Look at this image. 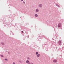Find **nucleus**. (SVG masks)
Segmentation results:
<instances>
[{"label": "nucleus", "mask_w": 64, "mask_h": 64, "mask_svg": "<svg viewBox=\"0 0 64 64\" xmlns=\"http://www.w3.org/2000/svg\"><path fill=\"white\" fill-rule=\"evenodd\" d=\"M22 33H24V32L23 31H22Z\"/></svg>", "instance_id": "a211bd4d"}, {"label": "nucleus", "mask_w": 64, "mask_h": 64, "mask_svg": "<svg viewBox=\"0 0 64 64\" xmlns=\"http://www.w3.org/2000/svg\"><path fill=\"white\" fill-rule=\"evenodd\" d=\"M36 55H38V52H36Z\"/></svg>", "instance_id": "9d476101"}, {"label": "nucleus", "mask_w": 64, "mask_h": 64, "mask_svg": "<svg viewBox=\"0 0 64 64\" xmlns=\"http://www.w3.org/2000/svg\"><path fill=\"white\" fill-rule=\"evenodd\" d=\"M2 45H4V44H5L4 42H2Z\"/></svg>", "instance_id": "1a4fd4ad"}, {"label": "nucleus", "mask_w": 64, "mask_h": 64, "mask_svg": "<svg viewBox=\"0 0 64 64\" xmlns=\"http://www.w3.org/2000/svg\"><path fill=\"white\" fill-rule=\"evenodd\" d=\"M8 60H7V59L6 58L5 59V60H6V61H7Z\"/></svg>", "instance_id": "4468645a"}, {"label": "nucleus", "mask_w": 64, "mask_h": 64, "mask_svg": "<svg viewBox=\"0 0 64 64\" xmlns=\"http://www.w3.org/2000/svg\"><path fill=\"white\" fill-rule=\"evenodd\" d=\"M39 11V10L38 9H36V12H38Z\"/></svg>", "instance_id": "7ed1b4c3"}, {"label": "nucleus", "mask_w": 64, "mask_h": 64, "mask_svg": "<svg viewBox=\"0 0 64 64\" xmlns=\"http://www.w3.org/2000/svg\"><path fill=\"white\" fill-rule=\"evenodd\" d=\"M21 1H23V0H21Z\"/></svg>", "instance_id": "6ab92c4d"}, {"label": "nucleus", "mask_w": 64, "mask_h": 64, "mask_svg": "<svg viewBox=\"0 0 64 64\" xmlns=\"http://www.w3.org/2000/svg\"><path fill=\"white\" fill-rule=\"evenodd\" d=\"M26 63H29V61L28 60H27L26 61Z\"/></svg>", "instance_id": "9b49d317"}, {"label": "nucleus", "mask_w": 64, "mask_h": 64, "mask_svg": "<svg viewBox=\"0 0 64 64\" xmlns=\"http://www.w3.org/2000/svg\"><path fill=\"white\" fill-rule=\"evenodd\" d=\"M38 7L40 8H41L42 7V4H40L38 5Z\"/></svg>", "instance_id": "f257e3e1"}, {"label": "nucleus", "mask_w": 64, "mask_h": 64, "mask_svg": "<svg viewBox=\"0 0 64 64\" xmlns=\"http://www.w3.org/2000/svg\"><path fill=\"white\" fill-rule=\"evenodd\" d=\"M31 64H33V63H31Z\"/></svg>", "instance_id": "aec40b11"}, {"label": "nucleus", "mask_w": 64, "mask_h": 64, "mask_svg": "<svg viewBox=\"0 0 64 64\" xmlns=\"http://www.w3.org/2000/svg\"><path fill=\"white\" fill-rule=\"evenodd\" d=\"M53 62L54 63H56L57 62V61L56 60H53Z\"/></svg>", "instance_id": "20e7f679"}, {"label": "nucleus", "mask_w": 64, "mask_h": 64, "mask_svg": "<svg viewBox=\"0 0 64 64\" xmlns=\"http://www.w3.org/2000/svg\"><path fill=\"white\" fill-rule=\"evenodd\" d=\"M40 56V54H38L37 55V57H39Z\"/></svg>", "instance_id": "0eeeda50"}, {"label": "nucleus", "mask_w": 64, "mask_h": 64, "mask_svg": "<svg viewBox=\"0 0 64 64\" xmlns=\"http://www.w3.org/2000/svg\"><path fill=\"white\" fill-rule=\"evenodd\" d=\"M61 23H59V24H58V27H60L61 26Z\"/></svg>", "instance_id": "39448f33"}, {"label": "nucleus", "mask_w": 64, "mask_h": 64, "mask_svg": "<svg viewBox=\"0 0 64 64\" xmlns=\"http://www.w3.org/2000/svg\"><path fill=\"white\" fill-rule=\"evenodd\" d=\"M58 43L59 45H61V40L59 41L58 42Z\"/></svg>", "instance_id": "f03ea898"}, {"label": "nucleus", "mask_w": 64, "mask_h": 64, "mask_svg": "<svg viewBox=\"0 0 64 64\" xmlns=\"http://www.w3.org/2000/svg\"><path fill=\"white\" fill-rule=\"evenodd\" d=\"M0 56H1V57H4L2 55H0Z\"/></svg>", "instance_id": "f8f14e48"}, {"label": "nucleus", "mask_w": 64, "mask_h": 64, "mask_svg": "<svg viewBox=\"0 0 64 64\" xmlns=\"http://www.w3.org/2000/svg\"><path fill=\"white\" fill-rule=\"evenodd\" d=\"M27 59H28V60H29V59H30V58H29V57H28L27 58Z\"/></svg>", "instance_id": "ddd939ff"}, {"label": "nucleus", "mask_w": 64, "mask_h": 64, "mask_svg": "<svg viewBox=\"0 0 64 64\" xmlns=\"http://www.w3.org/2000/svg\"><path fill=\"white\" fill-rule=\"evenodd\" d=\"M34 16L36 17H38V14H35Z\"/></svg>", "instance_id": "423d86ee"}, {"label": "nucleus", "mask_w": 64, "mask_h": 64, "mask_svg": "<svg viewBox=\"0 0 64 64\" xmlns=\"http://www.w3.org/2000/svg\"><path fill=\"white\" fill-rule=\"evenodd\" d=\"M23 3H24V4L25 3V2H23Z\"/></svg>", "instance_id": "f3484780"}, {"label": "nucleus", "mask_w": 64, "mask_h": 64, "mask_svg": "<svg viewBox=\"0 0 64 64\" xmlns=\"http://www.w3.org/2000/svg\"><path fill=\"white\" fill-rule=\"evenodd\" d=\"M28 64H31V63L29 62L28 63Z\"/></svg>", "instance_id": "dca6fc26"}, {"label": "nucleus", "mask_w": 64, "mask_h": 64, "mask_svg": "<svg viewBox=\"0 0 64 64\" xmlns=\"http://www.w3.org/2000/svg\"><path fill=\"white\" fill-rule=\"evenodd\" d=\"M56 5L57 6H58V7H60V6H59V5H58V4H56Z\"/></svg>", "instance_id": "6e6552de"}, {"label": "nucleus", "mask_w": 64, "mask_h": 64, "mask_svg": "<svg viewBox=\"0 0 64 64\" xmlns=\"http://www.w3.org/2000/svg\"><path fill=\"white\" fill-rule=\"evenodd\" d=\"M13 64H15V63L14 62H13Z\"/></svg>", "instance_id": "2eb2a0df"}]
</instances>
